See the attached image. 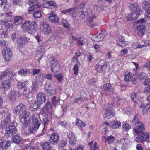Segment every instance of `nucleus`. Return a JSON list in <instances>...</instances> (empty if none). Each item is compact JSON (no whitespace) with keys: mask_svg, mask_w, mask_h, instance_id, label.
<instances>
[{"mask_svg":"<svg viewBox=\"0 0 150 150\" xmlns=\"http://www.w3.org/2000/svg\"><path fill=\"white\" fill-rule=\"evenodd\" d=\"M132 77V75L131 73H128L125 75L124 78V80L127 82L130 81H131Z\"/></svg>","mask_w":150,"mask_h":150,"instance_id":"052dcab7","label":"nucleus"},{"mask_svg":"<svg viewBox=\"0 0 150 150\" xmlns=\"http://www.w3.org/2000/svg\"><path fill=\"white\" fill-rule=\"evenodd\" d=\"M26 85V83L25 82H20L17 83V85L18 87L19 88H22L25 90V86Z\"/></svg>","mask_w":150,"mask_h":150,"instance_id":"69168bd1","label":"nucleus"},{"mask_svg":"<svg viewBox=\"0 0 150 150\" xmlns=\"http://www.w3.org/2000/svg\"><path fill=\"white\" fill-rule=\"evenodd\" d=\"M105 35L102 33H97L94 35L92 37V40L96 42L102 41L104 38Z\"/></svg>","mask_w":150,"mask_h":150,"instance_id":"5701e85b","label":"nucleus"},{"mask_svg":"<svg viewBox=\"0 0 150 150\" xmlns=\"http://www.w3.org/2000/svg\"><path fill=\"white\" fill-rule=\"evenodd\" d=\"M52 109L51 103H47L45 107H43L41 108L40 111V113L43 116L52 115Z\"/></svg>","mask_w":150,"mask_h":150,"instance_id":"9d476101","label":"nucleus"},{"mask_svg":"<svg viewBox=\"0 0 150 150\" xmlns=\"http://www.w3.org/2000/svg\"><path fill=\"white\" fill-rule=\"evenodd\" d=\"M54 75L59 81L61 82L62 81L63 79V77L61 73L57 72L54 73Z\"/></svg>","mask_w":150,"mask_h":150,"instance_id":"680f3d73","label":"nucleus"},{"mask_svg":"<svg viewBox=\"0 0 150 150\" xmlns=\"http://www.w3.org/2000/svg\"><path fill=\"white\" fill-rule=\"evenodd\" d=\"M18 124L16 122H12L10 124L8 127H6L5 134L11 136L15 134L17 131V127Z\"/></svg>","mask_w":150,"mask_h":150,"instance_id":"423d86ee","label":"nucleus"},{"mask_svg":"<svg viewBox=\"0 0 150 150\" xmlns=\"http://www.w3.org/2000/svg\"><path fill=\"white\" fill-rule=\"evenodd\" d=\"M23 139L22 138L19 134H17L13 136L11 138V141L13 143L18 144L21 142Z\"/></svg>","mask_w":150,"mask_h":150,"instance_id":"b1692460","label":"nucleus"},{"mask_svg":"<svg viewBox=\"0 0 150 150\" xmlns=\"http://www.w3.org/2000/svg\"><path fill=\"white\" fill-rule=\"evenodd\" d=\"M59 123L61 126L67 129L70 126L69 124L65 121H60Z\"/></svg>","mask_w":150,"mask_h":150,"instance_id":"13d9d810","label":"nucleus"},{"mask_svg":"<svg viewBox=\"0 0 150 150\" xmlns=\"http://www.w3.org/2000/svg\"><path fill=\"white\" fill-rule=\"evenodd\" d=\"M0 25L5 27L8 30H12L13 28V24L10 20L5 19L0 21Z\"/></svg>","mask_w":150,"mask_h":150,"instance_id":"f8f14e48","label":"nucleus"},{"mask_svg":"<svg viewBox=\"0 0 150 150\" xmlns=\"http://www.w3.org/2000/svg\"><path fill=\"white\" fill-rule=\"evenodd\" d=\"M52 103L54 106H55L56 104L59 103L60 100L58 98V100L56 99L55 96H54L51 99Z\"/></svg>","mask_w":150,"mask_h":150,"instance_id":"338daca9","label":"nucleus"},{"mask_svg":"<svg viewBox=\"0 0 150 150\" xmlns=\"http://www.w3.org/2000/svg\"><path fill=\"white\" fill-rule=\"evenodd\" d=\"M30 71L29 69L25 68H22L18 71L19 74L25 76L26 74H29Z\"/></svg>","mask_w":150,"mask_h":150,"instance_id":"4c0bfd02","label":"nucleus"},{"mask_svg":"<svg viewBox=\"0 0 150 150\" xmlns=\"http://www.w3.org/2000/svg\"><path fill=\"white\" fill-rule=\"evenodd\" d=\"M6 71L7 72V71ZM7 72L8 73V71H7ZM7 74H8V73H7ZM8 76L7 78V79L9 81L11 80L13 81L16 79V75L14 72L9 73H8Z\"/></svg>","mask_w":150,"mask_h":150,"instance_id":"de8ad7c7","label":"nucleus"},{"mask_svg":"<svg viewBox=\"0 0 150 150\" xmlns=\"http://www.w3.org/2000/svg\"><path fill=\"white\" fill-rule=\"evenodd\" d=\"M9 96V98L10 100L12 101L15 100L17 95L14 91L12 90Z\"/></svg>","mask_w":150,"mask_h":150,"instance_id":"3c124183","label":"nucleus"},{"mask_svg":"<svg viewBox=\"0 0 150 150\" xmlns=\"http://www.w3.org/2000/svg\"><path fill=\"white\" fill-rule=\"evenodd\" d=\"M31 125L30 127L28 132L30 133H35L38 129L41 124V119L40 115L38 113H34L31 117Z\"/></svg>","mask_w":150,"mask_h":150,"instance_id":"f03ea898","label":"nucleus"},{"mask_svg":"<svg viewBox=\"0 0 150 150\" xmlns=\"http://www.w3.org/2000/svg\"><path fill=\"white\" fill-rule=\"evenodd\" d=\"M25 106L22 103H20L15 108V112L16 114H19L25 108Z\"/></svg>","mask_w":150,"mask_h":150,"instance_id":"2f4dec72","label":"nucleus"},{"mask_svg":"<svg viewBox=\"0 0 150 150\" xmlns=\"http://www.w3.org/2000/svg\"><path fill=\"white\" fill-rule=\"evenodd\" d=\"M28 4L30 6H33L35 8H40L41 5V4L37 0H29Z\"/></svg>","mask_w":150,"mask_h":150,"instance_id":"cd10ccee","label":"nucleus"},{"mask_svg":"<svg viewBox=\"0 0 150 150\" xmlns=\"http://www.w3.org/2000/svg\"><path fill=\"white\" fill-rule=\"evenodd\" d=\"M103 88L106 91H112L113 90L111 84L108 83L104 84L103 86Z\"/></svg>","mask_w":150,"mask_h":150,"instance_id":"09e8293b","label":"nucleus"},{"mask_svg":"<svg viewBox=\"0 0 150 150\" xmlns=\"http://www.w3.org/2000/svg\"><path fill=\"white\" fill-rule=\"evenodd\" d=\"M4 10H8L9 8L10 5L7 3L6 0H0V6Z\"/></svg>","mask_w":150,"mask_h":150,"instance_id":"72a5a7b5","label":"nucleus"},{"mask_svg":"<svg viewBox=\"0 0 150 150\" xmlns=\"http://www.w3.org/2000/svg\"><path fill=\"white\" fill-rule=\"evenodd\" d=\"M139 116L138 115H136L133 119L132 123L133 125L138 124L137 126L134 128L133 131L136 134H138L141 132H142L144 130V126L143 123L140 122L139 120Z\"/></svg>","mask_w":150,"mask_h":150,"instance_id":"7ed1b4c3","label":"nucleus"},{"mask_svg":"<svg viewBox=\"0 0 150 150\" xmlns=\"http://www.w3.org/2000/svg\"><path fill=\"white\" fill-rule=\"evenodd\" d=\"M67 137L69 140V143L71 145H74L76 144V140L73 133L70 132L68 134Z\"/></svg>","mask_w":150,"mask_h":150,"instance_id":"c85d7f7f","label":"nucleus"},{"mask_svg":"<svg viewBox=\"0 0 150 150\" xmlns=\"http://www.w3.org/2000/svg\"><path fill=\"white\" fill-rule=\"evenodd\" d=\"M131 97L133 101L135 103L137 102L138 101H139L141 99V97L138 95L137 93L135 92L131 94Z\"/></svg>","mask_w":150,"mask_h":150,"instance_id":"e433bc0d","label":"nucleus"},{"mask_svg":"<svg viewBox=\"0 0 150 150\" xmlns=\"http://www.w3.org/2000/svg\"><path fill=\"white\" fill-rule=\"evenodd\" d=\"M21 27L23 31L31 34L35 33L38 30L37 23L34 21H26L21 24Z\"/></svg>","mask_w":150,"mask_h":150,"instance_id":"f257e3e1","label":"nucleus"},{"mask_svg":"<svg viewBox=\"0 0 150 150\" xmlns=\"http://www.w3.org/2000/svg\"><path fill=\"white\" fill-rule=\"evenodd\" d=\"M120 142L122 145V150H125L130 145V141L127 138H123L120 140Z\"/></svg>","mask_w":150,"mask_h":150,"instance_id":"4be33fe9","label":"nucleus"},{"mask_svg":"<svg viewBox=\"0 0 150 150\" xmlns=\"http://www.w3.org/2000/svg\"><path fill=\"white\" fill-rule=\"evenodd\" d=\"M4 51H3V55L5 60L8 61L11 59L12 54L10 49H4Z\"/></svg>","mask_w":150,"mask_h":150,"instance_id":"bb28decb","label":"nucleus"},{"mask_svg":"<svg viewBox=\"0 0 150 150\" xmlns=\"http://www.w3.org/2000/svg\"><path fill=\"white\" fill-rule=\"evenodd\" d=\"M136 13H131V15L127 14L126 15V19L127 21H131L133 20H135L138 17V15Z\"/></svg>","mask_w":150,"mask_h":150,"instance_id":"58836bf2","label":"nucleus"},{"mask_svg":"<svg viewBox=\"0 0 150 150\" xmlns=\"http://www.w3.org/2000/svg\"><path fill=\"white\" fill-rule=\"evenodd\" d=\"M41 105L37 101L31 104L30 106V110L32 111H35L37 109H39Z\"/></svg>","mask_w":150,"mask_h":150,"instance_id":"473e14b6","label":"nucleus"},{"mask_svg":"<svg viewBox=\"0 0 150 150\" xmlns=\"http://www.w3.org/2000/svg\"><path fill=\"white\" fill-rule=\"evenodd\" d=\"M45 91L49 96H51L56 92V86L49 88H45Z\"/></svg>","mask_w":150,"mask_h":150,"instance_id":"f704fd0d","label":"nucleus"},{"mask_svg":"<svg viewBox=\"0 0 150 150\" xmlns=\"http://www.w3.org/2000/svg\"><path fill=\"white\" fill-rule=\"evenodd\" d=\"M40 28L43 33L47 35L51 32V29L48 23L45 21H41L40 22Z\"/></svg>","mask_w":150,"mask_h":150,"instance_id":"1a4fd4ad","label":"nucleus"},{"mask_svg":"<svg viewBox=\"0 0 150 150\" xmlns=\"http://www.w3.org/2000/svg\"><path fill=\"white\" fill-rule=\"evenodd\" d=\"M55 85L52 80H47L45 85V88H48L51 87L53 88V87H55Z\"/></svg>","mask_w":150,"mask_h":150,"instance_id":"a19ab883","label":"nucleus"},{"mask_svg":"<svg viewBox=\"0 0 150 150\" xmlns=\"http://www.w3.org/2000/svg\"><path fill=\"white\" fill-rule=\"evenodd\" d=\"M11 84V83L10 81L8 79L4 81L1 84V86L2 89L5 90L7 91L10 88Z\"/></svg>","mask_w":150,"mask_h":150,"instance_id":"c756f323","label":"nucleus"},{"mask_svg":"<svg viewBox=\"0 0 150 150\" xmlns=\"http://www.w3.org/2000/svg\"><path fill=\"white\" fill-rule=\"evenodd\" d=\"M8 34L7 31L0 29V37L1 38H6L8 37Z\"/></svg>","mask_w":150,"mask_h":150,"instance_id":"49530a36","label":"nucleus"},{"mask_svg":"<svg viewBox=\"0 0 150 150\" xmlns=\"http://www.w3.org/2000/svg\"><path fill=\"white\" fill-rule=\"evenodd\" d=\"M143 9L147 11L146 16L150 19V4L147 1L143 2L142 5Z\"/></svg>","mask_w":150,"mask_h":150,"instance_id":"a211bd4d","label":"nucleus"},{"mask_svg":"<svg viewBox=\"0 0 150 150\" xmlns=\"http://www.w3.org/2000/svg\"><path fill=\"white\" fill-rule=\"evenodd\" d=\"M122 128L126 131H128L131 128V126L127 123H125L123 124Z\"/></svg>","mask_w":150,"mask_h":150,"instance_id":"774afa93","label":"nucleus"},{"mask_svg":"<svg viewBox=\"0 0 150 150\" xmlns=\"http://www.w3.org/2000/svg\"><path fill=\"white\" fill-rule=\"evenodd\" d=\"M37 83L36 82H33L31 86V90L33 92H36L38 90Z\"/></svg>","mask_w":150,"mask_h":150,"instance_id":"5fc2aeb1","label":"nucleus"},{"mask_svg":"<svg viewBox=\"0 0 150 150\" xmlns=\"http://www.w3.org/2000/svg\"><path fill=\"white\" fill-rule=\"evenodd\" d=\"M31 117L30 113L26 110H24L19 116L20 121L24 126H27L29 123Z\"/></svg>","mask_w":150,"mask_h":150,"instance_id":"39448f33","label":"nucleus"},{"mask_svg":"<svg viewBox=\"0 0 150 150\" xmlns=\"http://www.w3.org/2000/svg\"><path fill=\"white\" fill-rule=\"evenodd\" d=\"M8 42L5 39H2L0 41V45L3 48L6 47L8 44Z\"/></svg>","mask_w":150,"mask_h":150,"instance_id":"864d4df0","label":"nucleus"},{"mask_svg":"<svg viewBox=\"0 0 150 150\" xmlns=\"http://www.w3.org/2000/svg\"><path fill=\"white\" fill-rule=\"evenodd\" d=\"M10 113H6V116H5L6 117L5 119L1 122V125L2 127L6 126V125L10 121Z\"/></svg>","mask_w":150,"mask_h":150,"instance_id":"7c9ffc66","label":"nucleus"},{"mask_svg":"<svg viewBox=\"0 0 150 150\" xmlns=\"http://www.w3.org/2000/svg\"><path fill=\"white\" fill-rule=\"evenodd\" d=\"M142 132L137 134L138 135L134 138V141L138 142H141L145 141H146L147 142H150V133H142ZM133 133H134V136L137 134L134 132Z\"/></svg>","mask_w":150,"mask_h":150,"instance_id":"20e7f679","label":"nucleus"},{"mask_svg":"<svg viewBox=\"0 0 150 150\" xmlns=\"http://www.w3.org/2000/svg\"><path fill=\"white\" fill-rule=\"evenodd\" d=\"M48 18L51 23L56 24L59 23V20L58 15L54 12H50L48 14Z\"/></svg>","mask_w":150,"mask_h":150,"instance_id":"ddd939ff","label":"nucleus"},{"mask_svg":"<svg viewBox=\"0 0 150 150\" xmlns=\"http://www.w3.org/2000/svg\"><path fill=\"white\" fill-rule=\"evenodd\" d=\"M29 38H27L25 36L22 35L20 36L17 41V45L21 47L23 45L26 44L28 41V40Z\"/></svg>","mask_w":150,"mask_h":150,"instance_id":"dca6fc26","label":"nucleus"},{"mask_svg":"<svg viewBox=\"0 0 150 150\" xmlns=\"http://www.w3.org/2000/svg\"><path fill=\"white\" fill-rule=\"evenodd\" d=\"M105 63V61L104 60H101L99 61L95 67V69L98 72H103L106 67Z\"/></svg>","mask_w":150,"mask_h":150,"instance_id":"2eb2a0df","label":"nucleus"},{"mask_svg":"<svg viewBox=\"0 0 150 150\" xmlns=\"http://www.w3.org/2000/svg\"><path fill=\"white\" fill-rule=\"evenodd\" d=\"M11 144V142L8 140H4L0 142V147L2 150H6L10 146Z\"/></svg>","mask_w":150,"mask_h":150,"instance_id":"aec40b11","label":"nucleus"},{"mask_svg":"<svg viewBox=\"0 0 150 150\" xmlns=\"http://www.w3.org/2000/svg\"><path fill=\"white\" fill-rule=\"evenodd\" d=\"M14 21L15 24L18 25L22 22V19L20 16H17L15 18Z\"/></svg>","mask_w":150,"mask_h":150,"instance_id":"603ef678","label":"nucleus"},{"mask_svg":"<svg viewBox=\"0 0 150 150\" xmlns=\"http://www.w3.org/2000/svg\"><path fill=\"white\" fill-rule=\"evenodd\" d=\"M144 85L147 87L145 90V92L146 93L147 92H150V78L146 79L143 82Z\"/></svg>","mask_w":150,"mask_h":150,"instance_id":"ea45409f","label":"nucleus"},{"mask_svg":"<svg viewBox=\"0 0 150 150\" xmlns=\"http://www.w3.org/2000/svg\"><path fill=\"white\" fill-rule=\"evenodd\" d=\"M84 5V4L81 3L74 8L63 10L62 11V12L67 15L72 14L74 13H76L77 12H79V10L83 7Z\"/></svg>","mask_w":150,"mask_h":150,"instance_id":"6e6552de","label":"nucleus"},{"mask_svg":"<svg viewBox=\"0 0 150 150\" xmlns=\"http://www.w3.org/2000/svg\"><path fill=\"white\" fill-rule=\"evenodd\" d=\"M42 76H40V73L39 74L37 75L35 77V82H36V83L41 82L43 81V79Z\"/></svg>","mask_w":150,"mask_h":150,"instance_id":"0e129e2a","label":"nucleus"},{"mask_svg":"<svg viewBox=\"0 0 150 150\" xmlns=\"http://www.w3.org/2000/svg\"><path fill=\"white\" fill-rule=\"evenodd\" d=\"M34 17L37 18H40L41 16V11L40 10H38L34 11L33 14Z\"/></svg>","mask_w":150,"mask_h":150,"instance_id":"6e6d98bb","label":"nucleus"},{"mask_svg":"<svg viewBox=\"0 0 150 150\" xmlns=\"http://www.w3.org/2000/svg\"><path fill=\"white\" fill-rule=\"evenodd\" d=\"M103 125L104 126L110 125L112 128L116 129L120 127L121 126V123L120 122L118 121H114L113 123H109L105 121L103 122Z\"/></svg>","mask_w":150,"mask_h":150,"instance_id":"412c9836","label":"nucleus"},{"mask_svg":"<svg viewBox=\"0 0 150 150\" xmlns=\"http://www.w3.org/2000/svg\"><path fill=\"white\" fill-rule=\"evenodd\" d=\"M81 55V53L79 51H77L76 52L75 55L74 57H73L72 61H74L75 60L76 61V62H79L78 59V58L80 57Z\"/></svg>","mask_w":150,"mask_h":150,"instance_id":"bf43d9fd","label":"nucleus"},{"mask_svg":"<svg viewBox=\"0 0 150 150\" xmlns=\"http://www.w3.org/2000/svg\"><path fill=\"white\" fill-rule=\"evenodd\" d=\"M79 65H80L79 62H76V64L74 65L73 68L74 71V74L76 75H77L78 73V66Z\"/></svg>","mask_w":150,"mask_h":150,"instance_id":"e2e57ef3","label":"nucleus"},{"mask_svg":"<svg viewBox=\"0 0 150 150\" xmlns=\"http://www.w3.org/2000/svg\"><path fill=\"white\" fill-rule=\"evenodd\" d=\"M50 62V67L51 68V70L52 72H53L54 68L55 67L58 66V62L54 57H51L49 58Z\"/></svg>","mask_w":150,"mask_h":150,"instance_id":"a878e982","label":"nucleus"},{"mask_svg":"<svg viewBox=\"0 0 150 150\" xmlns=\"http://www.w3.org/2000/svg\"><path fill=\"white\" fill-rule=\"evenodd\" d=\"M40 76H42V78L47 79V80H52V75L51 74H44L41 73H40Z\"/></svg>","mask_w":150,"mask_h":150,"instance_id":"37998d69","label":"nucleus"},{"mask_svg":"<svg viewBox=\"0 0 150 150\" xmlns=\"http://www.w3.org/2000/svg\"><path fill=\"white\" fill-rule=\"evenodd\" d=\"M117 43L120 45L123 46L125 45L126 43L124 40V38L122 36H120L118 40H117Z\"/></svg>","mask_w":150,"mask_h":150,"instance_id":"79ce46f5","label":"nucleus"},{"mask_svg":"<svg viewBox=\"0 0 150 150\" xmlns=\"http://www.w3.org/2000/svg\"><path fill=\"white\" fill-rule=\"evenodd\" d=\"M46 100L45 94L42 93H39L37 95V102L40 105L45 103Z\"/></svg>","mask_w":150,"mask_h":150,"instance_id":"f3484780","label":"nucleus"},{"mask_svg":"<svg viewBox=\"0 0 150 150\" xmlns=\"http://www.w3.org/2000/svg\"><path fill=\"white\" fill-rule=\"evenodd\" d=\"M59 139V135L55 133L51 134L50 137V141L53 145L57 144Z\"/></svg>","mask_w":150,"mask_h":150,"instance_id":"6ab92c4d","label":"nucleus"},{"mask_svg":"<svg viewBox=\"0 0 150 150\" xmlns=\"http://www.w3.org/2000/svg\"><path fill=\"white\" fill-rule=\"evenodd\" d=\"M113 105L112 103H109L108 105V108L105 109L104 114L107 118H110L115 115V112L113 109Z\"/></svg>","mask_w":150,"mask_h":150,"instance_id":"9b49d317","label":"nucleus"},{"mask_svg":"<svg viewBox=\"0 0 150 150\" xmlns=\"http://www.w3.org/2000/svg\"><path fill=\"white\" fill-rule=\"evenodd\" d=\"M67 144V140L64 139H62L58 145V149H60L64 147Z\"/></svg>","mask_w":150,"mask_h":150,"instance_id":"4d7b16f0","label":"nucleus"},{"mask_svg":"<svg viewBox=\"0 0 150 150\" xmlns=\"http://www.w3.org/2000/svg\"><path fill=\"white\" fill-rule=\"evenodd\" d=\"M129 8L130 9L131 11V13H136L137 15H139L140 14L141 12V9L139 8V6L137 4H134L131 3L129 4Z\"/></svg>","mask_w":150,"mask_h":150,"instance_id":"4468645a","label":"nucleus"},{"mask_svg":"<svg viewBox=\"0 0 150 150\" xmlns=\"http://www.w3.org/2000/svg\"><path fill=\"white\" fill-rule=\"evenodd\" d=\"M42 150H52V147L50 142L46 141L41 143L40 144Z\"/></svg>","mask_w":150,"mask_h":150,"instance_id":"393cba45","label":"nucleus"},{"mask_svg":"<svg viewBox=\"0 0 150 150\" xmlns=\"http://www.w3.org/2000/svg\"><path fill=\"white\" fill-rule=\"evenodd\" d=\"M105 142H107L109 144H112L114 141L115 138L112 136L108 137L107 138L105 137Z\"/></svg>","mask_w":150,"mask_h":150,"instance_id":"8fccbe9b","label":"nucleus"},{"mask_svg":"<svg viewBox=\"0 0 150 150\" xmlns=\"http://www.w3.org/2000/svg\"><path fill=\"white\" fill-rule=\"evenodd\" d=\"M83 8V7L79 10V12H77V13H78L82 18H84V16H87L88 14V9L84 8L83 9H82Z\"/></svg>","mask_w":150,"mask_h":150,"instance_id":"c9c22d12","label":"nucleus"},{"mask_svg":"<svg viewBox=\"0 0 150 150\" xmlns=\"http://www.w3.org/2000/svg\"><path fill=\"white\" fill-rule=\"evenodd\" d=\"M76 120V124L79 127V128L82 129L86 126V123L85 122L82 121L81 120L77 119Z\"/></svg>","mask_w":150,"mask_h":150,"instance_id":"c03bdc74","label":"nucleus"},{"mask_svg":"<svg viewBox=\"0 0 150 150\" xmlns=\"http://www.w3.org/2000/svg\"><path fill=\"white\" fill-rule=\"evenodd\" d=\"M88 43L86 39H85L83 38H78V44L79 45H87Z\"/></svg>","mask_w":150,"mask_h":150,"instance_id":"a18cd8bd","label":"nucleus"},{"mask_svg":"<svg viewBox=\"0 0 150 150\" xmlns=\"http://www.w3.org/2000/svg\"><path fill=\"white\" fill-rule=\"evenodd\" d=\"M138 25H136L137 33L139 35H144L146 27L145 25H142V24L145 23V20L144 18L139 19L136 22Z\"/></svg>","mask_w":150,"mask_h":150,"instance_id":"0eeeda50","label":"nucleus"}]
</instances>
